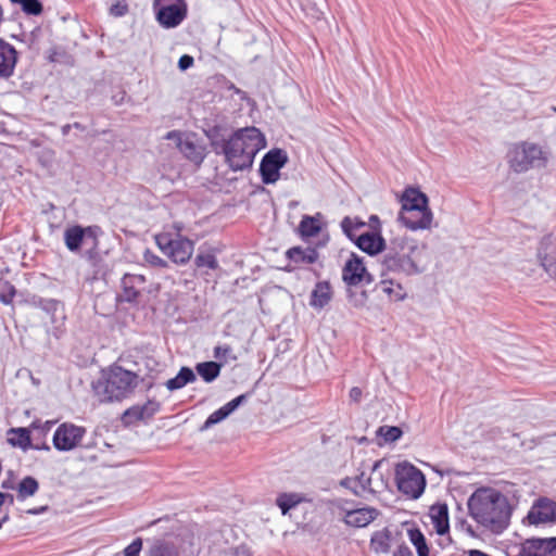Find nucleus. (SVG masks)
Segmentation results:
<instances>
[{
    "mask_svg": "<svg viewBox=\"0 0 556 556\" xmlns=\"http://www.w3.org/2000/svg\"><path fill=\"white\" fill-rule=\"evenodd\" d=\"M470 517L484 529L503 532L510 519L511 507L507 497L494 488L477 489L468 498Z\"/></svg>",
    "mask_w": 556,
    "mask_h": 556,
    "instance_id": "obj_1",
    "label": "nucleus"
},
{
    "mask_svg": "<svg viewBox=\"0 0 556 556\" xmlns=\"http://www.w3.org/2000/svg\"><path fill=\"white\" fill-rule=\"evenodd\" d=\"M265 146L263 134L255 127H247L223 143V153L231 169L242 170L252 166L255 155Z\"/></svg>",
    "mask_w": 556,
    "mask_h": 556,
    "instance_id": "obj_2",
    "label": "nucleus"
},
{
    "mask_svg": "<svg viewBox=\"0 0 556 556\" xmlns=\"http://www.w3.org/2000/svg\"><path fill=\"white\" fill-rule=\"evenodd\" d=\"M139 382L137 374L112 365L102 369L100 377L92 382V390L99 402L122 401L134 393Z\"/></svg>",
    "mask_w": 556,
    "mask_h": 556,
    "instance_id": "obj_3",
    "label": "nucleus"
},
{
    "mask_svg": "<svg viewBox=\"0 0 556 556\" xmlns=\"http://www.w3.org/2000/svg\"><path fill=\"white\" fill-rule=\"evenodd\" d=\"M426 250V244H420L410 237H397L390 242L384 255L383 265L391 271L405 275H415L422 271L419 266L420 256Z\"/></svg>",
    "mask_w": 556,
    "mask_h": 556,
    "instance_id": "obj_4",
    "label": "nucleus"
},
{
    "mask_svg": "<svg viewBox=\"0 0 556 556\" xmlns=\"http://www.w3.org/2000/svg\"><path fill=\"white\" fill-rule=\"evenodd\" d=\"M507 157L509 167L515 173L522 174L546 167L549 152L538 143L522 141L509 149Z\"/></svg>",
    "mask_w": 556,
    "mask_h": 556,
    "instance_id": "obj_5",
    "label": "nucleus"
},
{
    "mask_svg": "<svg viewBox=\"0 0 556 556\" xmlns=\"http://www.w3.org/2000/svg\"><path fill=\"white\" fill-rule=\"evenodd\" d=\"M401 212L399 220L410 230H426L430 229L433 220V214H424V219L419 223L412 218L414 212L420 211V208H428V197L415 188H407L401 197Z\"/></svg>",
    "mask_w": 556,
    "mask_h": 556,
    "instance_id": "obj_6",
    "label": "nucleus"
},
{
    "mask_svg": "<svg viewBox=\"0 0 556 556\" xmlns=\"http://www.w3.org/2000/svg\"><path fill=\"white\" fill-rule=\"evenodd\" d=\"M395 480L399 491L413 500L419 498L426 488L424 473L407 462L396 465Z\"/></svg>",
    "mask_w": 556,
    "mask_h": 556,
    "instance_id": "obj_7",
    "label": "nucleus"
},
{
    "mask_svg": "<svg viewBox=\"0 0 556 556\" xmlns=\"http://www.w3.org/2000/svg\"><path fill=\"white\" fill-rule=\"evenodd\" d=\"M155 241L159 249L178 265L186 264L194 251L193 241L180 236L170 238L168 233L163 232L155 236Z\"/></svg>",
    "mask_w": 556,
    "mask_h": 556,
    "instance_id": "obj_8",
    "label": "nucleus"
},
{
    "mask_svg": "<svg viewBox=\"0 0 556 556\" xmlns=\"http://www.w3.org/2000/svg\"><path fill=\"white\" fill-rule=\"evenodd\" d=\"M153 9L159 24L164 28H175L187 16L185 0H154Z\"/></svg>",
    "mask_w": 556,
    "mask_h": 556,
    "instance_id": "obj_9",
    "label": "nucleus"
},
{
    "mask_svg": "<svg viewBox=\"0 0 556 556\" xmlns=\"http://www.w3.org/2000/svg\"><path fill=\"white\" fill-rule=\"evenodd\" d=\"M91 240L92 249L87 252V256L90 261L94 257V252L92 251L98 242H97V228L93 227H81L79 225H74L67 227L64 231V243L65 247L71 252H77L81 248L85 242Z\"/></svg>",
    "mask_w": 556,
    "mask_h": 556,
    "instance_id": "obj_10",
    "label": "nucleus"
},
{
    "mask_svg": "<svg viewBox=\"0 0 556 556\" xmlns=\"http://www.w3.org/2000/svg\"><path fill=\"white\" fill-rule=\"evenodd\" d=\"M86 434V429L74 424L60 425L53 434V446L61 452L76 448Z\"/></svg>",
    "mask_w": 556,
    "mask_h": 556,
    "instance_id": "obj_11",
    "label": "nucleus"
},
{
    "mask_svg": "<svg viewBox=\"0 0 556 556\" xmlns=\"http://www.w3.org/2000/svg\"><path fill=\"white\" fill-rule=\"evenodd\" d=\"M165 139L172 140L175 147L191 162L200 164L204 159V148L195 140L194 136L180 131H169Z\"/></svg>",
    "mask_w": 556,
    "mask_h": 556,
    "instance_id": "obj_12",
    "label": "nucleus"
},
{
    "mask_svg": "<svg viewBox=\"0 0 556 556\" xmlns=\"http://www.w3.org/2000/svg\"><path fill=\"white\" fill-rule=\"evenodd\" d=\"M288 161L286 152L279 149L265 154L261 162L260 172L265 184H274L279 178V170Z\"/></svg>",
    "mask_w": 556,
    "mask_h": 556,
    "instance_id": "obj_13",
    "label": "nucleus"
},
{
    "mask_svg": "<svg viewBox=\"0 0 556 556\" xmlns=\"http://www.w3.org/2000/svg\"><path fill=\"white\" fill-rule=\"evenodd\" d=\"M527 519L530 525H544L556 522V502L541 497L531 506Z\"/></svg>",
    "mask_w": 556,
    "mask_h": 556,
    "instance_id": "obj_14",
    "label": "nucleus"
},
{
    "mask_svg": "<svg viewBox=\"0 0 556 556\" xmlns=\"http://www.w3.org/2000/svg\"><path fill=\"white\" fill-rule=\"evenodd\" d=\"M342 278L349 286H356L364 281L367 283L371 282V277L367 273L363 260L355 254H352L346 261L343 267Z\"/></svg>",
    "mask_w": 556,
    "mask_h": 556,
    "instance_id": "obj_15",
    "label": "nucleus"
},
{
    "mask_svg": "<svg viewBox=\"0 0 556 556\" xmlns=\"http://www.w3.org/2000/svg\"><path fill=\"white\" fill-rule=\"evenodd\" d=\"M520 556H556V538L527 540Z\"/></svg>",
    "mask_w": 556,
    "mask_h": 556,
    "instance_id": "obj_16",
    "label": "nucleus"
},
{
    "mask_svg": "<svg viewBox=\"0 0 556 556\" xmlns=\"http://www.w3.org/2000/svg\"><path fill=\"white\" fill-rule=\"evenodd\" d=\"M379 515V510L374 507H355L352 504L348 511L344 523L349 527L364 528L376 520Z\"/></svg>",
    "mask_w": 556,
    "mask_h": 556,
    "instance_id": "obj_17",
    "label": "nucleus"
},
{
    "mask_svg": "<svg viewBox=\"0 0 556 556\" xmlns=\"http://www.w3.org/2000/svg\"><path fill=\"white\" fill-rule=\"evenodd\" d=\"M428 517L435 532L443 535L450 530L448 507L444 503H437L429 508Z\"/></svg>",
    "mask_w": 556,
    "mask_h": 556,
    "instance_id": "obj_18",
    "label": "nucleus"
},
{
    "mask_svg": "<svg viewBox=\"0 0 556 556\" xmlns=\"http://www.w3.org/2000/svg\"><path fill=\"white\" fill-rule=\"evenodd\" d=\"M16 61L14 47L0 39V78H8L13 74Z\"/></svg>",
    "mask_w": 556,
    "mask_h": 556,
    "instance_id": "obj_19",
    "label": "nucleus"
},
{
    "mask_svg": "<svg viewBox=\"0 0 556 556\" xmlns=\"http://www.w3.org/2000/svg\"><path fill=\"white\" fill-rule=\"evenodd\" d=\"M247 400L245 394H241L237 396L236 399L231 400L227 404H225L223 407L217 409L216 412L212 413L203 426L201 427V431L207 430L212 426L223 421L226 419L232 412H235L244 401Z\"/></svg>",
    "mask_w": 556,
    "mask_h": 556,
    "instance_id": "obj_20",
    "label": "nucleus"
},
{
    "mask_svg": "<svg viewBox=\"0 0 556 556\" xmlns=\"http://www.w3.org/2000/svg\"><path fill=\"white\" fill-rule=\"evenodd\" d=\"M146 279L142 275L126 274L122 278V296L125 301H135L144 289Z\"/></svg>",
    "mask_w": 556,
    "mask_h": 556,
    "instance_id": "obj_21",
    "label": "nucleus"
},
{
    "mask_svg": "<svg viewBox=\"0 0 556 556\" xmlns=\"http://www.w3.org/2000/svg\"><path fill=\"white\" fill-rule=\"evenodd\" d=\"M356 245L364 252L375 255L384 248V239L379 232H365L355 239Z\"/></svg>",
    "mask_w": 556,
    "mask_h": 556,
    "instance_id": "obj_22",
    "label": "nucleus"
},
{
    "mask_svg": "<svg viewBox=\"0 0 556 556\" xmlns=\"http://www.w3.org/2000/svg\"><path fill=\"white\" fill-rule=\"evenodd\" d=\"M386 464L384 459H379L374 463L371 467V476L364 482V490H368L371 493H377L388 488V479L384 478L380 471L382 466Z\"/></svg>",
    "mask_w": 556,
    "mask_h": 556,
    "instance_id": "obj_23",
    "label": "nucleus"
},
{
    "mask_svg": "<svg viewBox=\"0 0 556 556\" xmlns=\"http://www.w3.org/2000/svg\"><path fill=\"white\" fill-rule=\"evenodd\" d=\"M160 408V404L156 401H148L143 405H135L128 408L124 417L128 421L147 420L151 418Z\"/></svg>",
    "mask_w": 556,
    "mask_h": 556,
    "instance_id": "obj_24",
    "label": "nucleus"
},
{
    "mask_svg": "<svg viewBox=\"0 0 556 556\" xmlns=\"http://www.w3.org/2000/svg\"><path fill=\"white\" fill-rule=\"evenodd\" d=\"M331 300V288L326 281L318 282L311 295L309 304L314 308L325 307Z\"/></svg>",
    "mask_w": 556,
    "mask_h": 556,
    "instance_id": "obj_25",
    "label": "nucleus"
},
{
    "mask_svg": "<svg viewBox=\"0 0 556 556\" xmlns=\"http://www.w3.org/2000/svg\"><path fill=\"white\" fill-rule=\"evenodd\" d=\"M287 256L296 264H313L317 261L318 253L312 248L301 249L295 247L287 251Z\"/></svg>",
    "mask_w": 556,
    "mask_h": 556,
    "instance_id": "obj_26",
    "label": "nucleus"
},
{
    "mask_svg": "<svg viewBox=\"0 0 556 556\" xmlns=\"http://www.w3.org/2000/svg\"><path fill=\"white\" fill-rule=\"evenodd\" d=\"M324 504L332 517L339 518L344 522L352 502L345 498L336 497L324 501Z\"/></svg>",
    "mask_w": 556,
    "mask_h": 556,
    "instance_id": "obj_27",
    "label": "nucleus"
},
{
    "mask_svg": "<svg viewBox=\"0 0 556 556\" xmlns=\"http://www.w3.org/2000/svg\"><path fill=\"white\" fill-rule=\"evenodd\" d=\"M303 502H306V498L300 493H282L276 498V504L281 509L282 515H287L290 509Z\"/></svg>",
    "mask_w": 556,
    "mask_h": 556,
    "instance_id": "obj_28",
    "label": "nucleus"
},
{
    "mask_svg": "<svg viewBox=\"0 0 556 556\" xmlns=\"http://www.w3.org/2000/svg\"><path fill=\"white\" fill-rule=\"evenodd\" d=\"M197 379L194 372L189 367H182L176 377L167 380L166 388L169 391L178 390L187 383L193 382Z\"/></svg>",
    "mask_w": 556,
    "mask_h": 556,
    "instance_id": "obj_29",
    "label": "nucleus"
},
{
    "mask_svg": "<svg viewBox=\"0 0 556 556\" xmlns=\"http://www.w3.org/2000/svg\"><path fill=\"white\" fill-rule=\"evenodd\" d=\"M223 364L216 362L199 363L195 367L198 374L204 379L205 382H212L220 372Z\"/></svg>",
    "mask_w": 556,
    "mask_h": 556,
    "instance_id": "obj_30",
    "label": "nucleus"
},
{
    "mask_svg": "<svg viewBox=\"0 0 556 556\" xmlns=\"http://www.w3.org/2000/svg\"><path fill=\"white\" fill-rule=\"evenodd\" d=\"M409 542L415 546L418 556H429V547L422 532L417 528L407 530Z\"/></svg>",
    "mask_w": 556,
    "mask_h": 556,
    "instance_id": "obj_31",
    "label": "nucleus"
},
{
    "mask_svg": "<svg viewBox=\"0 0 556 556\" xmlns=\"http://www.w3.org/2000/svg\"><path fill=\"white\" fill-rule=\"evenodd\" d=\"M8 441L13 446L27 448L30 445L29 431L26 428H12L9 431Z\"/></svg>",
    "mask_w": 556,
    "mask_h": 556,
    "instance_id": "obj_32",
    "label": "nucleus"
},
{
    "mask_svg": "<svg viewBox=\"0 0 556 556\" xmlns=\"http://www.w3.org/2000/svg\"><path fill=\"white\" fill-rule=\"evenodd\" d=\"M379 288L392 301H401L405 298V292L400 283H395L391 280H382Z\"/></svg>",
    "mask_w": 556,
    "mask_h": 556,
    "instance_id": "obj_33",
    "label": "nucleus"
},
{
    "mask_svg": "<svg viewBox=\"0 0 556 556\" xmlns=\"http://www.w3.org/2000/svg\"><path fill=\"white\" fill-rule=\"evenodd\" d=\"M299 229L303 237H314L320 231V223L316 217L304 216Z\"/></svg>",
    "mask_w": 556,
    "mask_h": 556,
    "instance_id": "obj_34",
    "label": "nucleus"
},
{
    "mask_svg": "<svg viewBox=\"0 0 556 556\" xmlns=\"http://www.w3.org/2000/svg\"><path fill=\"white\" fill-rule=\"evenodd\" d=\"M149 556H179V553L174 544L162 541L150 548Z\"/></svg>",
    "mask_w": 556,
    "mask_h": 556,
    "instance_id": "obj_35",
    "label": "nucleus"
},
{
    "mask_svg": "<svg viewBox=\"0 0 556 556\" xmlns=\"http://www.w3.org/2000/svg\"><path fill=\"white\" fill-rule=\"evenodd\" d=\"M38 482L33 477L24 478L17 486L18 498L25 500L28 496H33L38 490Z\"/></svg>",
    "mask_w": 556,
    "mask_h": 556,
    "instance_id": "obj_36",
    "label": "nucleus"
},
{
    "mask_svg": "<svg viewBox=\"0 0 556 556\" xmlns=\"http://www.w3.org/2000/svg\"><path fill=\"white\" fill-rule=\"evenodd\" d=\"M538 257L544 270L549 276L556 277V252L547 253L539 250Z\"/></svg>",
    "mask_w": 556,
    "mask_h": 556,
    "instance_id": "obj_37",
    "label": "nucleus"
},
{
    "mask_svg": "<svg viewBox=\"0 0 556 556\" xmlns=\"http://www.w3.org/2000/svg\"><path fill=\"white\" fill-rule=\"evenodd\" d=\"M364 226L365 223L357 218L344 217L341 222V228L343 232L351 240H355L357 238L355 231L358 230L359 228H363Z\"/></svg>",
    "mask_w": 556,
    "mask_h": 556,
    "instance_id": "obj_38",
    "label": "nucleus"
},
{
    "mask_svg": "<svg viewBox=\"0 0 556 556\" xmlns=\"http://www.w3.org/2000/svg\"><path fill=\"white\" fill-rule=\"evenodd\" d=\"M194 262L199 268L206 267L208 269H216L218 267L216 256L212 252H199Z\"/></svg>",
    "mask_w": 556,
    "mask_h": 556,
    "instance_id": "obj_39",
    "label": "nucleus"
},
{
    "mask_svg": "<svg viewBox=\"0 0 556 556\" xmlns=\"http://www.w3.org/2000/svg\"><path fill=\"white\" fill-rule=\"evenodd\" d=\"M11 2L20 4L27 14L38 15L42 11V5L38 0H11Z\"/></svg>",
    "mask_w": 556,
    "mask_h": 556,
    "instance_id": "obj_40",
    "label": "nucleus"
},
{
    "mask_svg": "<svg viewBox=\"0 0 556 556\" xmlns=\"http://www.w3.org/2000/svg\"><path fill=\"white\" fill-rule=\"evenodd\" d=\"M15 294V288L7 280H0V301L10 304Z\"/></svg>",
    "mask_w": 556,
    "mask_h": 556,
    "instance_id": "obj_41",
    "label": "nucleus"
},
{
    "mask_svg": "<svg viewBox=\"0 0 556 556\" xmlns=\"http://www.w3.org/2000/svg\"><path fill=\"white\" fill-rule=\"evenodd\" d=\"M378 434L383 437L387 442H394L402 437V430L399 427H380Z\"/></svg>",
    "mask_w": 556,
    "mask_h": 556,
    "instance_id": "obj_42",
    "label": "nucleus"
},
{
    "mask_svg": "<svg viewBox=\"0 0 556 556\" xmlns=\"http://www.w3.org/2000/svg\"><path fill=\"white\" fill-rule=\"evenodd\" d=\"M232 349L229 345H217L214 349V357L219 361L227 362V358L231 356Z\"/></svg>",
    "mask_w": 556,
    "mask_h": 556,
    "instance_id": "obj_43",
    "label": "nucleus"
},
{
    "mask_svg": "<svg viewBox=\"0 0 556 556\" xmlns=\"http://www.w3.org/2000/svg\"><path fill=\"white\" fill-rule=\"evenodd\" d=\"M141 548L142 540L138 538L124 549V556H139Z\"/></svg>",
    "mask_w": 556,
    "mask_h": 556,
    "instance_id": "obj_44",
    "label": "nucleus"
},
{
    "mask_svg": "<svg viewBox=\"0 0 556 556\" xmlns=\"http://www.w3.org/2000/svg\"><path fill=\"white\" fill-rule=\"evenodd\" d=\"M144 260L147 263H149L152 266L155 267H167V262L160 256L155 255L154 253L147 251L144 253Z\"/></svg>",
    "mask_w": 556,
    "mask_h": 556,
    "instance_id": "obj_45",
    "label": "nucleus"
},
{
    "mask_svg": "<svg viewBox=\"0 0 556 556\" xmlns=\"http://www.w3.org/2000/svg\"><path fill=\"white\" fill-rule=\"evenodd\" d=\"M371 546L375 548L376 552H387L388 551V544L383 541V538L378 534L372 536Z\"/></svg>",
    "mask_w": 556,
    "mask_h": 556,
    "instance_id": "obj_46",
    "label": "nucleus"
},
{
    "mask_svg": "<svg viewBox=\"0 0 556 556\" xmlns=\"http://www.w3.org/2000/svg\"><path fill=\"white\" fill-rule=\"evenodd\" d=\"M193 62L194 61L191 55L184 54L182 56H180V59L178 61V67L181 71H186L193 65Z\"/></svg>",
    "mask_w": 556,
    "mask_h": 556,
    "instance_id": "obj_47",
    "label": "nucleus"
},
{
    "mask_svg": "<svg viewBox=\"0 0 556 556\" xmlns=\"http://www.w3.org/2000/svg\"><path fill=\"white\" fill-rule=\"evenodd\" d=\"M340 484L346 489H350L352 490L356 495L359 494V492L357 491L355 484V480L353 478H345L343 480H341Z\"/></svg>",
    "mask_w": 556,
    "mask_h": 556,
    "instance_id": "obj_48",
    "label": "nucleus"
},
{
    "mask_svg": "<svg viewBox=\"0 0 556 556\" xmlns=\"http://www.w3.org/2000/svg\"><path fill=\"white\" fill-rule=\"evenodd\" d=\"M349 397L352 402H359L362 399V390L358 387H353L350 390Z\"/></svg>",
    "mask_w": 556,
    "mask_h": 556,
    "instance_id": "obj_49",
    "label": "nucleus"
},
{
    "mask_svg": "<svg viewBox=\"0 0 556 556\" xmlns=\"http://www.w3.org/2000/svg\"><path fill=\"white\" fill-rule=\"evenodd\" d=\"M427 213H432L429 207L428 208H420V211L414 212V214H412L410 216H412V218L414 220L419 223V222H421L424 219V214L427 215Z\"/></svg>",
    "mask_w": 556,
    "mask_h": 556,
    "instance_id": "obj_50",
    "label": "nucleus"
},
{
    "mask_svg": "<svg viewBox=\"0 0 556 556\" xmlns=\"http://www.w3.org/2000/svg\"><path fill=\"white\" fill-rule=\"evenodd\" d=\"M13 502H14V497L12 494L0 492V507L5 503H9L10 505H12Z\"/></svg>",
    "mask_w": 556,
    "mask_h": 556,
    "instance_id": "obj_51",
    "label": "nucleus"
},
{
    "mask_svg": "<svg viewBox=\"0 0 556 556\" xmlns=\"http://www.w3.org/2000/svg\"><path fill=\"white\" fill-rule=\"evenodd\" d=\"M394 556H412L410 551L408 547L401 546L397 552L394 554Z\"/></svg>",
    "mask_w": 556,
    "mask_h": 556,
    "instance_id": "obj_52",
    "label": "nucleus"
},
{
    "mask_svg": "<svg viewBox=\"0 0 556 556\" xmlns=\"http://www.w3.org/2000/svg\"><path fill=\"white\" fill-rule=\"evenodd\" d=\"M367 478H368V477H366V476H365V473H364V472H362L359 476H357V477L354 479V480H355V482L359 484V486L362 488V490H363V491H365V490H364V482L366 481V479H367Z\"/></svg>",
    "mask_w": 556,
    "mask_h": 556,
    "instance_id": "obj_53",
    "label": "nucleus"
},
{
    "mask_svg": "<svg viewBox=\"0 0 556 556\" xmlns=\"http://www.w3.org/2000/svg\"><path fill=\"white\" fill-rule=\"evenodd\" d=\"M47 510V506H40L34 509H27L26 513L30 515H38Z\"/></svg>",
    "mask_w": 556,
    "mask_h": 556,
    "instance_id": "obj_54",
    "label": "nucleus"
},
{
    "mask_svg": "<svg viewBox=\"0 0 556 556\" xmlns=\"http://www.w3.org/2000/svg\"><path fill=\"white\" fill-rule=\"evenodd\" d=\"M111 11H112V13H113V14H115V15H123V14H125V12H126V7H122V8H119V7L112 8V9H111Z\"/></svg>",
    "mask_w": 556,
    "mask_h": 556,
    "instance_id": "obj_55",
    "label": "nucleus"
},
{
    "mask_svg": "<svg viewBox=\"0 0 556 556\" xmlns=\"http://www.w3.org/2000/svg\"><path fill=\"white\" fill-rule=\"evenodd\" d=\"M369 222L371 224H379V217L376 216V215H371L370 218H369Z\"/></svg>",
    "mask_w": 556,
    "mask_h": 556,
    "instance_id": "obj_56",
    "label": "nucleus"
},
{
    "mask_svg": "<svg viewBox=\"0 0 556 556\" xmlns=\"http://www.w3.org/2000/svg\"><path fill=\"white\" fill-rule=\"evenodd\" d=\"M71 127H72V126H71V125H68V124H67V125H64V126L62 127V132H63V135H67V134H68V131H70V129H71Z\"/></svg>",
    "mask_w": 556,
    "mask_h": 556,
    "instance_id": "obj_57",
    "label": "nucleus"
},
{
    "mask_svg": "<svg viewBox=\"0 0 556 556\" xmlns=\"http://www.w3.org/2000/svg\"><path fill=\"white\" fill-rule=\"evenodd\" d=\"M52 425H54V421H46L43 425V430H49Z\"/></svg>",
    "mask_w": 556,
    "mask_h": 556,
    "instance_id": "obj_58",
    "label": "nucleus"
},
{
    "mask_svg": "<svg viewBox=\"0 0 556 556\" xmlns=\"http://www.w3.org/2000/svg\"><path fill=\"white\" fill-rule=\"evenodd\" d=\"M7 520H8V516H4L3 519L0 520V529L2 528L3 522Z\"/></svg>",
    "mask_w": 556,
    "mask_h": 556,
    "instance_id": "obj_59",
    "label": "nucleus"
},
{
    "mask_svg": "<svg viewBox=\"0 0 556 556\" xmlns=\"http://www.w3.org/2000/svg\"><path fill=\"white\" fill-rule=\"evenodd\" d=\"M73 126H74L75 128H80V125H79L78 123H75Z\"/></svg>",
    "mask_w": 556,
    "mask_h": 556,
    "instance_id": "obj_60",
    "label": "nucleus"
}]
</instances>
